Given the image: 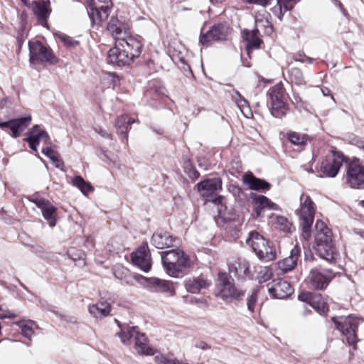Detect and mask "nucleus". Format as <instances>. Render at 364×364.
I'll use <instances>...</instances> for the list:
<instances>
[{
  "mask_svg": "<svg viewBox=\"0 0 364 364\" xmlns=\"http://www.w3.org/2000/svg\"><path fill=\"white\" fill-rule=\"evenodd\" d=\"M300 209L298 210L299 225L301 227V237L309 240L311 236V226L314 220L315 206L314 203L309 196L302 194L300 198Z\"/></svg>",
  "mask_w": 364,
  "mask_h": 364,
  "instance_id": "nucleus-4",
  "label": "nucleus"
},
{
  "mask_svg": "<svg viewBox=\"0 0 364 364\" xmlns=\"http://www.w3.org/2000/svg\"><path fill=\"white\" fill-rule=\"evenodd\" d=\"M118 43L119 46L126 50L134 59L139 58L141 55L143 45L138 38L129 34L124 38H120Z\"/></svg>",
  "mask_w": 364,
  "mask_h": 364,
  "instance_id": "nucleus-19",
  "label": "nucleus"
},
{
  "mask_svg": "<svg viewBox=\"0 0 364 364\" xmlns=\"http://www.w3.org/2000/svg\"><path fill=\"white\" fill-rule=\"evenodd\" d=\"M107 31L118 43L119 38H124L129 34V28L127 23L119 21L117 18L112 17L107 24Z\"/></svg>",
  "mask_w": 364,
  "mask_h": 364,
  "instance_id": "nucleus-20",
  "label": "nucleus"
},
{
  "mask_svg": "<svg viewBox=\"0 0 364 364\" xmlns=\"http://www.w3.org/2000/svg\"><path fill=\"white\" fill-rule=\"evenodd\" d=\"M21 329L23 336L31 339L32 336L34 334L33 326L35 325L34 321L29 320L27 321H17L15 323Z\"/></svg>",
  "mask_w": 364,
  "mask_h": 364,
  "instance_id": "nucleus-40",
  "label": "nucleus"
},
{
  "mask_svg": "<svg viewBox=\"0 0 364 364\" xmlns=\"http://www.w3.org/2000/svg\"><path fill=\"white\" fill-rule=\"evenodd\" d=\"M314 296V294L310 292H301L299 294L298 298L301 301H306L309 304H311L312 298Z\"/></svg>",
  "mask_w": 364,
  "mask_h": 364,
  "instance_id": "nucleus-51",
  "label": "nucleus"
},
{
  "mask_svg": "<svg viewBox=\"0 0 364 364\" xmlns=\"http://www.w3.org/2000/svg\"><path fill=\"white\" fill-rule=\"evenodd\" d=\"M243 34L244 38L247 41L246 49L248 54H250V50L259 48L262 41L258 36L259 33H257V30H252L251 31L245 30Z\"/></svg>",
  "mask_w": 364,
  "mask_h": 364,
  "instance_id": "nucleus-31",
  "label": "nucleus"
},
{
  "mask_svg": "<svg viewBox=\"0 0 364 364\" xmlns=\"http://www.w3.org/2000/svg\"><path fill=\"white\" fill-rule=\"evenodd\" d=\"M184 168L185 171L191 179L196 180L200 176L199 172L192 165L190 161H186Z\"/></svg>",
  "mask_w": 364,
  "mask_h": 364,
  "instance_id": "nucleus-46",
  "label": "nucleus"
},
{
  "mask_svg": "<svg viewBox=\"0 0 364 364\" xmlns=\"http://www.w3.org/2000/svg\"><path fill=\"white\" fill-rule=\"evenodd\" d=\"M134 60L126 50L119 46L118 43H115V46L110 48L108 52V63L119 67L129 65Z\"/></svg>",
  "mask_w": 364,
  "mask_h": 364,
  "instance_id": "nucleus-16",
  "label": "nucleus"
},
{
  "mask_svg": "<svg viewBox=\"0 0 364 364\" xmlns=\"http://www.w3.org/2000/svg\"><path fill=\"white\" fill-rule=\"evenodd\" d=\"M134 122V119L130 118L127 114L121 115L115 122L117 133L121 134L124 139H127L128 128Z\"/></svg>",
  "mask_w": 364,
  "mask_h": 364,
  "instance_id": "nucleus-33",
  "label": "nucleus"
},
{
  "mask_svg": "<svg viewBox=\"0 0 364 364\" xmlns=\"http://www.w3.org/2000/svg\"><path fill=\"white\" fill-rule=\"evenodd\" d=\"M243 1L248 4H257L263 6L268 5H273L270 9L273 14L276 16L279 20L282 18V5L281 0H242Z\"/></svg>",
  "mask_w": 364,
  "mask_h": 364,
  "instance_id": "nucleus-32",
  "label": "nucleus"
},
{
  "mask_svg": "<svg viewBox=\"0 0 364 364\" xmlns=\"http://www.w3.org/2000/svg\"><path fill=\"white\" fill-rule=\"evenodd\" d=\"M151 287L156 292H168L171 295L174 294L171 284L168 281L154 278L151 282Z\"/></svg>",
  "mask_w": 364,
  "mask_h": 364,
  "instance_id": "nucleus-34",
  "label": "nucleus"
},
{
  "mask_svg": "<svg viewBox=\"0 0 364 364\" xmlns=\"http://www.w3.org/2000/svg\"><path fill=\"white\" fill-rule=\"evenodd\" d=\"M237 106L243 112V109L247 106V101L242 97L237 102Z\"/></svg>",
  "mask_w": 364,
  "mask_h": 364,
  "instance_id": "nucleus-53",
  "label": "nucleus"
},
{
  "mask_svg": "<svg viewBox=\"0 0 364 364\" xmlns=\"http://www.w3.org/2000/svg\"><path fill=\"white\" fill-rule=\"evenodd\" d=\"M6 99H4L0 101V109H2L4 108V107L6 105Z\"/></svg>",
  "mask_w": 364,
  "mask_h": 364,
  "instance_id": "nucleus-58",
  "label": "nucleus"
},
{
  "mask_svg": "<svg viewBox=\"0 0 364 364\" xmlns=\"http://www.w3.org/2000/svg\"><path fill=\"white\" fill-rule=\"evenodd\" d=\"M321 90H322L323 95L328 96L330 95V90L328 88L325 87V88H323Z\"/></svg>",
  "mask_w": 364,
  "mask_h": 364,
  "instance_id": "nucleus-56",
  "label": "nucleus"
},
{
  "mask_svg": "<svg viewBox=\"0 0 364 364\" xmlns=\"http://www.w3.org/2000/svg\"><path fill=\"white\" fill-rule=\"evenodd\" d=\"M115 321L117 323V324L119 326V321H117V319H115Z\"/></svg>",
  "mask_w": 364,
  "mask_h": 364,
  "instance_id": "nucleus-62",
  "label": "nucleus"
},
{
  "mask_svg": "<svg viewBox=\"0 0 364 364\" xmlns=\"http://www.w3.org/2000/svg\"><path fill=\"white\" fill-rule=\"evenodd\" d=\"M89 313L96 318H103L108 316L111 311V305L108 302H99L95 304L90 305L88 307Z\"/></svg>",
  "mask_w": 364,
  "mask_h": 364,
  "instance_id": "nucleus-29",
  "label": "nucleus"
},
{
  "mask_svg": "<svg viewBox=\"0 0 364 364\" xmlns=\"http://www.w3.org/2000/svg\"><path fill=\"white\" fill-rule=\"evenodd\" d=\"M225 0H210L212 4H218L224 2Z\"/></svg>",
  "mask_w": 364,
  "mask_h": 364,
  "instance_id": "nucleus-57",
  "label": "nucleus"
},
{
  "mask_svg": "<svg viewBox=\"0 0 364 364\" xmlns=\"http://www.w3.org/2000/svg\"><path fill=\"white\" fill-rule=\"evenodd\" d=\"M301 248L296 245L291 250L289 256L277 262L279 269L284 273L294 269L297 264V260L300 257Z\"/></svg>",
  "mask_w": 364,
  "mask_h": 364,
  "instance_id": "nucleus-25",
  "label": "nucleus"
},
{
  "mask_svg": "<svg viewBox=\"0 0 364 364\" xmlns=\"http://www.w3.org/2000/svg\"><path fill=\"white\" fill-rule=\"evenodd\" d=\"M210 285L211 281L203 274L188 278L184 282L186 289L191 294H198L201 289H207Z\"/></svg>",
  "mask_w": 364,
  "mask_h": 364,
  "instance_id": "nucleus-22",
  "label": "nucleus"
},
{
  "mask_svg": "<svg viewBox=\"0 0 364 364\" xmlns=\"http://www.w3.org/2000/svg\"><path fill=\"white\" fill-rule=\"evenodd\" d=\"M259 289H260L259 287H257V288H255L254 289H252L251 295L247 299V309L251 312H254Z\"/></svg>",
  "mask_w": 364,
  "mask_h": 364,
  "instance_id": "nucleus-45",
  "label": "nucleus"
},
{
  "mask_svg": "<svg viewBox=\"0 0 364 364\" xmlns=\"http://www.w3.org/2000/svg\"><path fill=\"white\" fill-rule=\"evenodd\" d=\"M273 275L272 269L268 267H262L258 272L257 280L259 283H264L269 280Z\"/></svg>",
  "mask_w": 364,
  "mask_h": 364,
  "instance_id": "nucleus-43",
  "label": "nucleus"
},
{
  "mask_svg": "<svg viewBox=\"0 0 364 364\" xmlns=\"http://www.w3.org/2000/svg\"><path fill=\"white\" fill-rule=\"evenodd\" d=\"M255 28L253 30H257V33L262 31L264 35L269 36L273 32V26L269 21L267 16L257 14L255 17Z\"/></svg>",
  "mask_w": 364,
  "mask_h": 364,
  "instance_id": "nucleus-30",
  "label": "nucleus"
},
{
  "mask_svg": "<svg viewBox=\"0 0 364 364\" xmlns=\"http://www.w3.org/2000/svg\"><path fill=\"white\" fill-rule=\"evenodd\" d=\"M151 242L156 248L164 249L173 247L176 238L168 232L159 231L153 234Z\"/></svg>",
  "mask_w": 364,
  "mask_h": 364,
  "instance_id": "nucleus-26",
  "label": "nucleus"
},
{
  "mask_svg": "<svg viewBox=\"0 0 364 364\" xmlns=\"http://www.w3.org/2000/svg\"><path fill=\"white\" fill-rule=\"evenodd\" d=\"M94 130L96 133L100 134L102 137L105 139H112V134L109 133L106 129L102 127L98 126L94 128Z\"/></svg>",
  "mask_w": 364,
  "mask_h": 364,
  "instance_id": "nucleus-50",
  "label": "nucleus"
},
{
  "mask_svg": "<svg viewBox=\"0 0 364 364\" xmlns=\"http://www.w3.org/2000/svg\"><path fill=\"white\" fill-rule=\"evenodd\" d=\"M132 260L135 266L145 272H149L151 267V257L147 247H140L132 252Z\"/></svg>",
  "mask_w": 364,
  "mask_h": 364,
  "instance_id": "nucleus-18",
  "label": "nucleus"
},
{
  "mask_svg": "<svg viewBox=\"0 0 364 364\" xmlns=\"http://www.w3.org/2000/svg\"><path fill=\"white\" fill-rule=\"evenodd\" d=\"M310 306H311L320 314H323L328 311V307L323 297L320 294H314L312 298Z\"/></svg>",
  "mask_w": 364,
  "mask_h": 364,
  "instance_id": "nucleus-38",
  "label": "nucleus"
},
{
  "mask_svg": "<svg viewBox=\"0 0 364 364\" xmlns=\"http://www.w3.org/2000/svg\"><path fill=\"white\" fill-rule=\"evenodd\" d=\"M246 243L252 248L259 259L269 262L276 259L275 250L269 245V242L258 232H250L246 239Z\"/></svg>",
  "mask_w": 364,
  "mask_h": 364,
  "instance_id": "nucleus-5",
  "label": "nucleus"
},
{
  "mask_svg": "<svg viewBox=\"0 0 364 364\" xmlns=\"http://www.w3.org/2000/svg\"><path fill=\"white\" fill-rule=\"evenodd\" d=\"M243 182L249 186L250 189L255 191H268L271 185L266 181L255 177L252 173L245 174L243 176Z\"/></svg>",
  "mask_w": 364,
  "mask_h": 364,
  "instance_id": "nucleus-28",
  "label": "nucleus"
},
{
  "mask_svg": "<svg viewBox=\"0 0 364 364\" xmlns=\"http://www.w3.org/2000/svg\"><path fill=\"white\" fill-rule=\"evenodd\" d=\"M157 134H161L163 133V129L161 128H159L158 129L154 130Z\"/></svg>",
  "mask_w": 364,
  "mask_h": 364,
  "instance_id": "nucleus-59",
  "label": "nucleus"
},
{
  "mask_svg": "<svg viewBox=\"0 0 364 364\" xmlns=\"http://www.w3.org/2000/svg\"><path fill=\"white\" fill-rule=\"evenodd\" d=\"M304 254H305V260H309V259H312L313 255H312L311 251L310 250L305 251Z\"/></svg>",
  "mask_w": 364,
  "mask_h": 364,
  "instance_id": "nucleus-55",
  "label": "nucleus"
},
{
  "mask_svg": "<svg viewBox=\"0 0 364 364\" xmlns=\"http://www.w3.org/2000/svg\"><path fill=\"white\" fill-rule=\"evenodd\" d=\"M30 62L38 63L39 62H48L54 64L57 62L56 58L51 50L44 46L40 41L29 42Z\"/></svg>",
  "mask_w": 364,
  "mask_h": 364,
  "instance_id": "nucleus-12",
  "label": "nucleus"
},
{
  "mask_svg": "<svg viewBox=\"0 0 364 364\" xmlns=\"http://www.w3.org/2000/svg\"><path fill=\"white\" fill-rule=\"evenodd\" d=\"M346 161L341 151L332 150L322 161L320 171L327 177L334 178L338 174L343 163Z\"/></svg>",
  "mask_w": 364,
  "mask_h": 364,
  "instance_id": "nucleus-11",
  "label": "nucleus"
},
{
  "mask_svg": "<svg viewBox=\"0 0 364 364\" xmlns=\"http://www.w3.org/2000/svg\"><path fill=\"white\" fill-rule=\"evenodd\" d=\"M251 198L252 199L254 211L257 217L263 216L264 209L274 210L279 209L278 205L271 201L264 196L252 193Z\"/></svg>",
  "mask_w": 364,
  "mask_h": 364,
  "instance_id": "nucleus-21",
  "label": "nucleus"
},
{
  "mask_svg": "<svg viewBox=\"0 0 364 364\" xmlns=\"http://www.w3.org/2000/svg\"><path fill=\"white\" fill-rule=\"evenodd\" d=\"M50 140L49 135L44 130H39L38 126H34L31 132V134L27 139L29 146L31 149L37 151V146L39 143L43 141L46 144Z\"/></svg>",
  "mask_w": 364,
  "mask_h": 364,
  "instance_id": "nucleus-27",
  "label": "nucleus"
},
{
  "mask_svg": "<svg viewBox=\"0 0 364 364\" xmlns=\"http://www.w3.org/2000/svg\"><path fill=\"white\" fill-rule=\"evenodd\" d=\"M121 342L124 345H129L134 341V348L139 354L153 355L154 349L147 344L145 334L140 333L136 326H127L121 328L118 333Z\"/></svg>",
  "mask_w": 364,
  "mask_h": 364,
  "instance_id": "nucleus-3",
  "label": "nucleus"
},
{
  "mask_svg": "<svg viewBox=\"0 0 364 364\" xmlns=\"http://www.w3.org/2000/svg\"><path fill=\"white\" fill-rule=\"evenodd\" d=\"M215 295L224 301L228 299H240L245 292L237 289L228 274L225 272H219L215 282Z\"/></svg>",
  "mask_w": 364,
  "mask_h": 364,
  "instance_id": "nucleus-6",
  "label": "nucleus"
},
{
  "mask_svg": "<svg viewBox=\"0 0 364 364\" xmlns=\"http://www.w3.org/2000/svg\"><path fill=\"white\" fill-rule=\"evenodd\" d=\"M73 185L80 188L82 193L90 192L92 191V186L86 182L81 176H77L73 180Z\"/></svg>",
  "mask_w": 364,
  "mask_h": 364,
  "instance_id": "nucleus-42",
  "label": "nucleus"
},
{
  "mask_svg": "<svg viewBox=\"0 0 364 364\" xmlns=\"http://www.w3.org/2000/svg\"><path fill=\"white\" fill-rule=\"evenodd\" d=\"M228 27L224 23H218L213 26L205 34H201L199 42L202 45L208 46V43L225 40L228 35Z\"/></svg>",
  "mask_w": 364,
  "mask_h": 364,
  "instance_id": "nucleus-15",
  "label": "nucleus"
},
{
  "mask_svg": "<svg viewBox=\"0 0 364 364\" xmlns=\"http://www.w3.org/2000/svg\"><path fill=\"white\" fill-rule=\"evenodd\" d=\"M30 200L33 203L41 210L44 208L47 203H50L48 200L37 196H33Z\"/></svg>",
  "mask_w": 364,
  "mask_h": 364,
  "instance_id": "nucleus-47",
  "label": "nucleus"
},
{
  "mask_svg": "<svg viewBox=\"0 0 364 364\" xmlns=\"http://www.w3.org/2000/svg\"><path fill=\"white\" fill-rule=\"evenodd\" d=\"M290 78L296 85H301L304 82V77L301 70L297 68H292L289 70Z\"/></svg>",
  "mask_w": 364,
  "mask_h": 364,
  "instance_id": "nucleus-44",
  "label": "nucleus"
},
{
  "mask_svg": "<svg viewBox=\"0 0 364 364\" xmlns=\"http://www.w3.org/2000/svg\"><path fill=\"white\" fill-rule=\"evenodd\" d=\"M87 13L93 24H100L109 16L112 2L111 0H87Z\"/></svg>",
  "mask_w": 364,
  "mask_h": 364,
  "instance_id": "nucleus-10",
  "label": "nucleus"
},
{
  "mask_svg": "<svg viewBox=\"0 0 364 364\" xmlns=\"http://www.w3.org/2000/svg\"><path fill=\"white\" fill-rule=\"evenodd\" d=\"M271 222L276 225V228L281 231L288 233L291 232L292 228L291 223L285 217L272 214L270 215Z\"/></svg>",
  "mask_w": 364,
  "mask_h": 364,
  "instance_id": "nucleus-35",
  "label": "nucleus"
},
{
  "mask_svg": "<svg viewBox=\"0 0 364 364\" xmlns=\"http://www.w3.org/2000/svg\"><path fill=\"white\" fill-rule=\"evenodd\" d=\"M31 8L33 14L37 16L38 20L44 23L47 21L50 12L51 8L49 0H35L28 6Z\"/></svg>",
  "mask_w": 364,
  "mask_h": 364,
  "instance_id": "nucleus-23",
  "label": "nucleus"
},
{
  "mask_svg": "<svg viewBox=\"0 0 364 364\" xmlns=\"http://www.w3.org/2000/svg\"><path fill=\"white\" fill-rule=\"evenodd\" d=\"M345 181L351 188L364 189V165L358 159L346 164Z\"/></svg>",
  "mask_w": 364,
  "mask_h": 364,
  "instance_id": "nucleus-9",
  "label": "nucleus"
},
{
  "mask_svg": "<svg viewBox=\"0 0 364 364\" xmlns=\"http://www.w3.org/2000/svg\"><path fill=\"white\" fill-rule=\"evenodd\" d=\"M42 153L50 159L56 168L64 171V162L61 160L60 154L56 151L51 147L46 146L42 149Z\"/></svg>",
  "mask_w": 364,
  "mask_h": 364,
  "instance_id": "nucleus-36",
  "label": "nucleus"
},
{
  "mask_svg": "<svg viewBox=\"0 0 364 364\" xmlns=\"http://www.w3.org/2000/svg\"><path fill=\"white\" fill-rule=\"evenodd\" d=\"M332 321L335 323L336 328L346 336L348 344L355 346L358 342L356 331L363 319L348 316L339 318L333 317Z\"/></svg>",
  "mask_w": 364,
  "mask_h": 364,
  "instance_id": "nucleus-7",
  "label": "nucleus"
},
{
  "mask_svg": "<svg viewBox=\"0 0 364 364\" xmlns=\"http://www.w3.org/2000/svg\"><path fill=\"white\" fill-rule=\"evenodd\" d=\"M269 95L272 114L277 118L285 116L289 109L287 104V95L283 85L281 83L275 85L269 90Z\"/></svg>",
  "mask_w": 364,
  "mask_h": 364,
  "instance_id": "nucleus-8",
  "label": "nucleus"
},
{
  "mask_svg": "<svg viewBox=\"0 0 364 364\" xmlns=\"http://www.w3.org/2000/svg\"><path fill=\"white\" fill-rule=\"evenodd\" d=\"M231 97L232 100L236 103L242 96L240 94V92L235 90H232L230 92Z\"/></svg>",
  "mask_w": 364,
  "mask_h": 364,
  "instance_id": "nucleus-54",
  "label": "nucleus"
},
{
  "mask_svg": "<svg viewBox=\"0 0 364 364\" xmlns=\"http://www.w3.org/2000/svg\"><path fill=\"white\" fill-rule=\"evenodd\" d=\"M315 250L318 256L328 262L335 259L336 248L332 242V232L321 220L315 225Z\"/></svg>",
  "mask_w": 364,
  "mask_h": 364,
  "instance_id": "nucleus-2",
  "label": "nucleus"
},
{
  "mask_svg": "<svg viewBox=\"0 0 364 364\" xmlns=\"http://www.w3.org/2000/svg\"><path fill=\"white\" fill-rule=\"evenodd\" d=\"M334 277V273L329 269H312L308 276V281L314 289L326 288L331 280Z\"/></svg>",
  "mask_w": 364,
  "mask_h": 364,
  "instance_id": "nucleus-13",
  "label": "nucleus"
},
{
  "mask_svg": "<svg viewBox=\"0 0 364 364\" xmlns=\"http://www.w3.org/2000/svg\"><path fill=\"white\" fill-rule=\"evenodd\" d=\"M360 203L361 204V205H362L363 207H364V200H361V201L360 202Z\"/></svg>",
  "mask_w": 364,
  "mask_h": 364,
  "instance_id": "nucleus-61",
  "label": "nucleus"
},
{
  "mask_svg": "<svg viewBox=\"0 0 364 364\" xmlns=\"http://www.w3.org/2000/svg\"><path fill=\"white\" fill-rule=\"evenodd\" d=\"M60 38L67 47H75L79 43L78 41H75L71 37L65 35L60 36Z\"/></svg>",
  "mask_w": 364,
  "mask_h": 364,
  "instance_id": "nucleus-49",
  "label": "nucleus"
},
{
  "mask_svg": "<svg viewBox=\"0 0 364 364\" xmlns=\"http://www.w3.org/2000/svg\"><path fill=\"white\" fill-rule=\"evenodd\" d=\"M287 137L292 144L300 148H303V146L306 144V142L309 139L308 135L296 132H288Z\"/></svg>",
  "mask_w": 364,
  "mask_h": 364,
  "instance_id": "nucleus-37",
  "label": "nucleus"
},
{
  "mask_svg": "<svg viewBox=\"0 0 364 364\" xmlns=\"http://www.w3.org/2000/svg\"><path fill=\"white\" fill-rule=\"evenodd\" d=\"M41 212L44 219L48 222L49 225L54 227L56 224V220L53 215L56 212V208L50 203H48L41 209Z\"/></svg>",
  "mask_w": 364,
  "mask_h": 364,
  "instance_id": "nucleus-39",
  "label": "nucleus"
},
{
  "mask_svg": "<svg viewBox=\"0 0 364 364\" xmlns=\"http://www.w3.org/2000/svg\"><path fill=\"white\" fill-rule=\"evenodd\" d=\"M197 188L201 196L208 197L222 189V181L219 178L205 179L197 184Z\"/></svg>",
  "mask_w": 364,
  "mask_h": 364,
  "instance_id": "nucleus-24",
  "label": "nucleus"
},
{
  "mask_svg": "<svg viewBox=\"0 0 364 364\" xmlns=\"http://www.w3.org/2000/svg\"><path fill=\"white\" fill-rule=\"evenodd\" d=\"M268 292L272 298L286 299L294 292V289L286 280L276 279L267 284Z\"/></svg>",
  "mask_w": 364,
  "mask_h": 364,
  "instance_id": "nucleus-14",
  "label": "nucleus"
},
{
  "mask_svg": "<svg viewBox=\"0 0 364 364\" xmlns=\"http://www.w3.org/2000/svg\"><path fill=\"white\" fill-rule=\"evenodd\" d=\"M21 2H22L24 5H26V6H28V1H29V0H21Z\"/></svg>",
  "mask_w": 364,
  "mask_h": 364,
  "instance_id": "nucleus-60",
  "label": "nucleus"
},
{
  "mask_svg": "<svg viewBox=\"0 0 364 364\" xmlns=\"http://www.w3.org/2000/svg\"><path fill=\"white\" fill-rule=\"evenodd\" d=\"M16 317H17L16 314L11 312L0 304V319L14 318Z\"/></svg>",
  "mask_w": 364,
  "mask_h": 364,
  "instance_id": "nucleus-48",
  "label": "nucleus"
},
{
  "mask_svg": "<svg viewBox=\"0 0 364 364\" xmlns=\"http://www.w3.org/2000/svg\"><path fill=\"white\" fill-rule=\"evenodd\" d=\"M282 10L284 9L285 11H289L293 8V4H291V0H281ZM282 14L283 15V12L282 11Z\"/></svg>",
  "mask_w": 364,
  "mask_h": 364,
  "instance_id": "nucleus-52",
  "label": "nucleus"
},
{
  "mask_svg": "<svg viewBox=\"0 0 364 364\" xmlns=\"http://www.w3.org/2000/svg\"><path fill=\"white\" fill-rule=\"evenodd\" d=\"M250 267L249 262L246 260H243L238 263L237 267H235V269L239 276L252 279L253 275L250 270Z\"/></svg>",
  "mask_w": 364,
  "mask_h": 364,
  "instance_id": "nucleus-41",
  "label": "nucleus"
},
{
  "mask_svg": "<svg viewBox=\"0 0 364 364\" xmlns=\"http://www.w3.org/2000/svg\"><path fill=\"white\" fill-rule=\"evenodd\" d=\"M31 122V117L30 115L6 122H2L0 119V128L2 129L9 128L11 131V136L17 138L29 126Z\"/></svg>",
  "mask_w": 364,
  "mask_h": 364,
  "instance_id": "nucleus-17",
  "label": "nucleus"
},
{
  "mask_svg": "<svg viewBox=\"0 0 364 364\" xmlns=\"http://www.w3.org/2000/svg\"><path fill=\"white\" fill-rule=\"evenodd\" d=\"M160 254L163 267L168 276L181 278L189 272L191 262L189 256L181 249L174 248Z\"/></svg>",
  "mask_w": 364,
  "mask_h": 364,
  "instance_id": "nucleus-1",
  "label": "nucleus"
}]
</instances>
